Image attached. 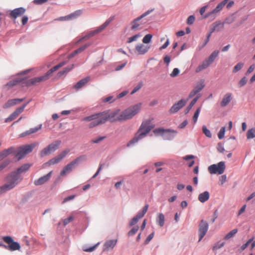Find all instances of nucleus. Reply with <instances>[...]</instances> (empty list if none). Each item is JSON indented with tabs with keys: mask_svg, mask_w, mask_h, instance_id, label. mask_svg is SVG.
I'll use <instances>...</instances> for the list:
<instances>
[{
	"mask_svg": "<svg viewBox=\"0 0 255 255\" xmlns=\"http://www.w3.org/2000/svg\"><path fill=\"white\" fill-rule=\"evenodd\" d=\"M205 87L204 80H200L194 89L190 92L189 95V98H191L200 92Z\"/></svg>",
	"mask_w": 255,
	"mask_h": 255,
	"instance_id": "16",
	"label": "nucleus"
},
{
	"mask_svg": "<svg viewBox=\"0 0 255 255\" xmlns=\"http://www.w3.org/2000/svg\"><path fill=\"white\" fill-rule=\"evenodd\" d=\"M254 239V237H252L250 239H249L247 242L244 245H243L241 247V251H243L244 250H245L249 245L250 243H251L252 242H253V240Z\"/></svg>",
	"mask_w": 255,
	"mask_h": 255,
	"instance_id": "52",
	"label": "nucleus"
},
{
	"mask_svg": "<svg viewBox=\"0 0 255 255\" xmlns=\"http://www.w3.org/2000/svg\"><path fill=\"white\" fill-rule=\"evenodd\" d=\"M141 36V34L140 33L136 34L132 36H131L128 38L127 42L131 43L133 41H136V40Z\"/></svg>",
	"mask_w": 255,
	"mask_h": 255,
	"instance_id": "45",
	"label": "nucleus"
},
{
	"mask_svg": "<svg viewBox=\"0 0 255 255\" xmlns=\"http://www.w3.org/2000/svg\"><path fill=\"white\" fill-rule=\"evenodd\" d=\"M42 128V125H40L39 126H37V127H35L34 128H31L29 129V131H30V133L31 134L34 133L36 132L38 130Z\"/></svg>",
	"mask_w": 255,
	"mask_h": 255,
	"instance_id": "56",
	"label": "nucleus"
},
{
	"mask_svg": "<svg viewBox=\"0 0 255 255\" xmlns=\"http://www.w3.org/2000/svg\"><path fill=\"white\" fill-rule=\"evenodd\" d=\"M232 94L227 93L223 97L221 102V106L222 107H226L232 100Z\"/></svg>",
	"mask_w": 255,
	"mask_h": 255,
	"instance_id": "27",
	"label": "nucleus"
},
{
	"mask_svg": "<svg viewBox=\"0 0 255 255\" xmlns=\"http://www.w3.org/2000/svg\"><path fill=\"white\" fill-rule=\"evenodd\" d=\"M115 101V99H113V96H109L107 98H104L103 101L105 103H112Z\"/></svg>",
	"mask_w": 255,
	"mask_h": 255,
	"instance_id": "53",
	"label": "nucleus"
},
{
	"mask_svg": "<svg viewBox=\"0 0 255 255\" xmlns=\"http://www.w3.org/2000/svg\"><path fill=\"white\" fill-rule=\"evenodd\" d=\"M14 152V148L10 147L6 149L3 150L2 152H0V161L5 158L8 155Z\"/></svg>",
	"mask_w": 255,
	"mask_h": 255,
	"instance_id": "28",
	"label": "nucleus"
},
{
	"mask_svg": "<svg viewBox=\"0 0 255 255\" xmlns=\"http://www.w3.org/2000/svg\"><path fill=\"white\" fill-rule=\"evenodd\" d=\"M226 3H227L224 0L222 1L221 2L219 3L212 11L205 14L204 17L207 18L210 16H212V20L214 19L217 16V14L222 9Z\"/></svg>",
	"mask_w": 255,
	"mask_h": 255,
	"instance_id": "15",
	"label": "nucleus"
},
{
	"mask_svg": "<svg viewBox=\"0 0 255 255\" xmlns=\"http://www.w3.org/2000/svg\"><path fill=\"white\" fill-rule=\"evenodd\" d=\"M153 11V9L148 10L143 13L142 14H141L140 16L134 19L133 21H131V29L133 30H136L138 29L139 26L141 25V23H140L139 21L140 20H141L142 18L146 16L148 14H149L150 12H151Z\"/></svg>",
	"mask_w": 255,
	"mask_h": 255,
	"instance_id": "14",
	"label": "nucleus"
},
{
	"mask_svg": "<svg viewBox=\"0 0 255 255\" xmlns=\"http://www.w3.org/2000/svg\"><path fill=\"white\" fill-rule=\"evenodd\" d=\"M96 248V245H94L90 248H88L86 246H84L83 247V250L84 251L86 252H91L95 250Z\"/></svg>",
	"mask_w": 255,
	"mask_h": 255,
	"instance_id": "55",
	"label": "nucleus"
},
{
	"mask_svg": "<svg viewBox=\"0 0 255 255\" xmlns=\"http://www.w3.org/2000/svg\"><path fill=\"white\" fill-rule=\"evenodd\" d=\"M23 80H24V79H22L20 78H16L10 81L8 83H7V84L5 86H8L9 87H12L17 85L18 83L22 82Z\"/></svg>",
	"mask_w": 255,
	"mask_h": 255,
	"instance_id": "33",
	"label": "nucleus"
},
{
	"mask_svg": "<svg viewBox=\"0 0 255 255\" xmlns=\"http://www.w3.org/2000/svg\"><path fill=\"white\" fill-rule=\"evenodd\" d=\"M112 19L113 18L112 17L108 19L102 25L97 27V33L103 30L109 24Z\"/></svg>",
	"mask_w": 255,
	"mask_h": 255,
	"instance_id": "36",
	"label": "nucleus"
},
{
	"mask_svg": "<svg viewBox=\"0 0 255 255\" xmlns=\"http://www.w3.org/2000/svg\"><path fill=\"white\" fill-rule=\"evenodd\" d=\"M52 171H50L46 175L41 177L39 179L35 180L34 182V184L36 186H39L44 184L47 182L51 177Z\"/></svg>",
	"mask_w": 255,
	"mask_h": 255,
	"instance_id": "20",
	"label": "nucleus"
},
{
	"mask_svg": "<svg viewBox=\"0 0 255 255\" xmlns=\"http://www.w3.org/2000/svg\"><path fill=\"white\" fill-rule=\"evenodd\" d=\"M119 112V110H117L111 113H109L108 111H105L97 114V125L104 124L108 120L111 122L116 121V117Z\"/></svg>",
	"mask_w": 255,
	"mask_h": 255,
	"instance_id": "5",
	"label": "nucleus"
},
{
	"mask_svg": "<svg viewBox=\"0 0 255 255\" xmlns=\"http://www.w3.org/2000/svg\"><path fill=\"white\" fill-rule=\"evenodd\" d=\"M152 37V35L151 34H147L144 36L142 39V42L144 44L149 43Z\"/></svg>",
	"mask_w": 255,
	"mask_h": 255,
	"instance_id": "42",
	"label": "nucleus"
},
{
	"mask_svg": "<svg viewBox=\"0 0 255 255\" xmlns=\"http://www.w3.org/2000/svg\"><path fill=\"white\" fill-rule=\"evenodd\" d=\"M225 168V162L220 161L217 164H214L209 166L208 169L211 174H222L224 172Z\"/></svg>",
	"mask_w": 255,
	"mask_h": 255,
	"instance_id": "11",
	"label": "nucleus"
},
{
	"mask_svg": "<svg viewBox=\"0 0 255 255\" xmlns=\"http://www.w3.org/2000/svg\"><path fill=\"white\" fill-rule=\"evenodd\" d=\"M248 139H251L255 137V128H252L248 130L247 133Z\"/></svg>",
	"mask_w": 255,
	"mask_h": 255,
	"instance_id": "39",
	"label": "nucleus"
},
{
	"mask_svg": "<svg viewBox=\"0 0 255 255\" xmlns=\"http://www.w3.org/2000/svg\"><path fill=\"white\" fill-rule=\"evenodd\" d=\"M244 63L242 62H239L234 67L233 70V73H237L240 71L244 66Z\"/></svg>",
	"mask_w": 255,
	"mask_h": 255,
	"instance_id": "46",
	"label": "nucleus"
},
{
	"mask_svg": "<svg viewBox=\"0 0 255 255\" xmlns=\"http://www.w3.org/2000/svg\"><path fill=\"white\" fill-rule=\"evenodd\" d=\"M208 228L209 225L208 223L204 220H202L199 225V242L201 241L203 238L205 236L207 232L208 231Z\"/></svg>",
	"mask_w": 255,
	"mask_h": 255,
	"instance_id": "13",
	"label": "nucleus"
},
{
	"mask_svg": "<svg viewBox=\"0 0 255 255\" xmlns=\"http://www.w3.org/2000/svg\"><path fill=\"white\" fill-rule=\"evenodd\" d=\"M211 64L207 59H205L203 61L201 64L197 67L195 72L196 73H198L208 68Z\"/></svg>",
	"mask_w": 255,
	"mask_h": 255,
	"instance_id": "30",
	"label": "nucleus"
},
{
	"mask_svg": "<svg viewBox=\"0 0 255 255\" xmlns=\"http://www.w3.org/2000/svg\"><path fill=\"white\" fill-rule=\"evenodd\" d=\"M60 143V140H58L53 141L41 151L40 153V156L43 157L54 152L59 148Z\"/></svg>",
	"mask_w": 255,
	"mask_h": 255,
	"instance_id": "10",
	"label": "nucleus"
},
{
	"mask_svg": "<svg viewBox=\"0 0 255 255\" xmlns=\"http://www.w3.org/2000/svg\"><path fill=\"white\" fill-rule=\"evenodd\" d=\"M238 230L237 229H234L230 232H229L225 237V240H228L233 236H234L238 232Z\"/></svg>",
	"mask_w": 255,
	"mask_h": 255,
	"instance_id": "40",
	"label": "nucleus"
},
{
	"mask_svg": "<svg viewBox=\"0 0 255 255\" xmlns=\"http://www.w3.org/2000/svg\"><path fill=\"white\" fill-rule=\"evenodd\" d=\"M219 53V51L218 50H214L209 56V57L206 59L211 64H212L215 59L218 56Z\"/></svg>",
	"mask_w": 255,
	"mask_h": 255,
	"instance_id": "34",
	"label": "nucleus"
},
{
	"mask_svg": "<svg viewBox=\"0 0 255 255\" xmlns=\"http://www.w3.org/2000/svg\"><path fill=\"white\" fill-rule=\"evenodd\" d=\"M169 44V40L167 39L166 42L160 47V50H163L165 49Z\"/></svg>",
	"mask_w": 255,
	"mask_h": 255,
	"instance_id": "64",
	"label": "nucleus"
},
{
	"mask_svg": "<svg viewBox=\"0 0 255 255\" xmlns=\"http://www.w3.org/2000/svg\"><path fill=\"white\" fill-rule=\"evenodd\" d=\"M95 119H96V115L94 114V115H91L90 116H88V117L84 118L82 119V121L87 122H89L91 121L92 122V121H95Z\"/></svg>",
	"mask_w": 255,
	"mask_h": 255,
	"instance_id": "50",
	"label": "nucleus"
},
{
	"mask_svg": "<svg viewBox=\"0 0 255 255\" xmlns=\"http://www.w3.org/2000/svg\"><path fill=\"white\" fill-rule=\"evenodd\" d=\"M153 132L156 135H161L164 140H172L176 136L177 131L174 129H164L163 128H155Z\"/></svg>",
	"mask_w": 255,
	"mask_h": 255,
	"instance_id": "6",
	"label": "nucleus"
},
{
	"mask_svg": "<svg viewBox=\"0 0 255 255\" xmlns=\"http://www.w3.org/2000/svg\"><path fill=\"white\" fill-rule=\"evenodd\" d=\"M179 69L177 68H175L173 69L172 72L170 74V76L172 77H175L179 75Z\"/></svg>",
	"mask_w": 255,
	"mask_h": 255,
	"instance_id": "54",
	"label": "nucleus"
},
{
	"mask_svg": "<svg viewBox=\"0 0 255 255\" xmlns=\"http://www.w3.org/2000/svg\"><path fill=\"white\" fill-rule=\"evenodd\" d=\"M23 101V99H13L9 100L3 105V109H7L12 106L18 104Z\"/></svg>",
	"mask_w": 255,
	"mask_h": 255,
	"instance_id": "24",
	"label": "nucleus"
},
{
	"mask_svg": "<svg viewBox=\"0 0 255 255\" xmlns=\"http://www.w3.org/2000/svg\"><path fill=\"white\" fill-rule=\"evenodd\" d=\"M187 102V101L186 100L181 99L175 103L170 109V113L174 114L177 113L186 104Z\"/></svg>",
	"mask_w": 255,
	"mask_h": 255,
	"instance_id": "18",
	"label": "nucleus"
},
{
	"mask_svg": "<svg viewBox=\"0 0 255 255\" xmlns=\"http://www.w3.org/2000/svg\"><path fill=\"white\" fill-rule=\"evenodd\" d=\"M70 149L69 148H66L63 150L61 152H60L59 154L57 155L60 157V158L62 160L64 157L66 156V155L69 153L70 152Z\"/></svg>",
	"mask_w": 255,
	"mask_h": 255,
	"instance_id": "44",
	"label": "nucleus"
},
{
	"mask_svg": "<svg viewBox=\"0 0 255 255\" xmlns=\"http://www.w3.org/2000/svg\"><path fill=\"white\" fill-rule=\"evenodd\" d=\"M217 149L219 152L223 153L225 151V149L223 144L221 143H219L217 145Z\"/></svg>",
	"mask_w": 255,
	"mask_h": 255,
	"instance_id": "61",
	"label": "nucleus"
},
{
	"mask_svg": "<svg viewBox=\"0 0 255 255\" xmlns=\"http://www.w3.org/2000/svg\"><path fill=\"white\" fill-rule=\"evenodd\" d=\"M195 20V17L194 15L189 16L187 20V23L188 24H192Z\"/></svg>",
	"mask_w": 255,
	"mask_h": 255,
	"instance_id": "59",
	"label": "nucleus"
},
{
	"mask_svg": "<svg viewBox=\"0 0 255 255\" xmlns=\"http://www.w3.org/2000/svg\"><path fill=\"white\" fill-rule=\"evenodd\" d=\"M236 20V17L234 16V14H233L232 15H231L230 16L227 17L224 22H223V23H224V24H231L233 22H234Z\"/></svg>",
	"mask_w": 255,
	"mask_h": 255,
	"instance_id": "38",
	"label": "nucleus"
},
{
	"mask_svg": "<svg viewBox=\"0 0 255 255\" xmlns=\"http://www.w3.org/2000/svg\"><path fill=\"white\" fill-rule=\"evenodd\" d=\"M200 97V95H198L193 100L191 101L189 105L187 107V108L185 110V114H187L190 110L192 109V107L196 104L199 98Z\"/></svg>",
	"mask_w": 255,
	"mask_h": 255,
	"instance_id": "32",
	"label": "nucleus"
},
{
	"mask_svg": "<svg viewBox=\"0 0 255 255\" xmlns=\"http://www.w3.org/2000/svg\"><path fill=\"white\" fill-rule=\"evenodd\" d=\"M82 13V11L81 10H77L69 15L63 17H61L58 19L60 20H69L73 18H77L79 15H80Z\"/></svg>",
	"mask_w": 255,
	"mask_h": 255,
	"instance_id": "25",
	"label": "nucleus"
},
{
	"mask_svg": "<svg viewBox=\"0 0 255 255\" xmlns=\"http://www.w3.org/2000/svg\"><path fill=\"white\" fill-rule=\"evenodd\" d=\"M143 86V83L142 82H140L132 90V91L131 92V94L132 95L137 92L139 89H141V88Z\"/></svg>",
	"mask_w": 255,
	"mask_h": 255,
	"instance_id": "49",
	"label": "nucleus"
},
{
	"mask_svg": "<svg viewBox=\"0 0 255 255\" xmlns=\"http://www.w3.org/2000/svg\"><path fill=\"white\" fill-rule=\"evenodd\" d=\"M2 240L5 243L8 244V246L3 245L0 243V246L4 247L5 249L11 251L20 250V246L19 243L14 242L10 236H4L2 238Z\"/></svg>",
	"mask_w": 255,
	"mask_h": 255,
	"instance_id": "9",
	"label": "nucleus"
},
{
	"mask_svg": "<svg viewBox=\"0 0 255 255\" xmlns=\"http://www.w3.org/2000/svg\"><path fill=\"white\" fill-rule=\"evenodd\" d=\"M85 160L86 156L85 155L80 156L76 158L63 168L62 170L60 172V176H65L67 173L71 172L79 164Z\"/></svg>",
	"mask_w": 255,
	"mask_h": 255,
	"instance_id": "7",
	"label": "nucleus"
},
{
	"mask_svg": "<svg viewBox=\"0 0 255 255\" xmlns=\"http://www.w3.org/2000/svg\"><path fill=\"white\" fill-rule=\"evenodd\" d=\"M139 228V227L138 226H133L132 228L128 233V236H134L138 231Z\"/></svg>",
	"mask_w": 255,
	"mask_h": 255,
	"instance_id": "43",
	"label": "nucleus"
},
{
	"mask_svg": "<svg viewBox=\"0 0 255 255\" xmlns=\"http://www.w3.org/2000/svg\"><path fill=\"white\" fill-rule=\"evenodd\" d=\"M247 79L245 77L242 78L239 83L240 87L244 86L247 83Z\"/></svg>",
	"mask_w": 255,
	"mask_h": 255,
	"instance_id": "62",
	"label": "nucleus"
},
{
	"mask_svg": "<svg viewBox=\"0 0 255 255\" xmlns=\"http://www.w3.org/2000/svg\"><path fill=\"white\" fill-rule=\"evenodd\" d=\"M154 125L150 119L146 120L142 122L135 136L127 144L128 146L137 142L139 140L143 138L153 128Z\"/></svg>",
	"mask_w": 255,
	"mask_h": 255,
	"instance_id": "2",
	"label": "nucleus"
},
{
	"mask_svg": "<svg viewBox=\"0 0 255 255\" xmlns=\"http://www.w3.org/2000/svg\"><path fill=\"white\" fill-rule=\"evenodd\" d=\"M95 31H93L88 35H86L85 36L83 37L82 38L80 39V41H83L84 40H87L89 39L90 37L93 36L94 35Z\"/></svg>",
	"mask_w": 255,
	"mask_h": 255,
	"instance_id": "63",
	"label": "nucleus"
},
{
	"mask_svg": "<svg viewBox=\"0 0 255 255\" xmlns=\"http://www.w3.org/2000/svg\"><path fill=\"white\" fill-rule=\"evenodd\" d=\"M74 64L71 65V66H68L65 68L62 71H61L58 72V75L59 76H61L63 75L67 74L68 72L70 71L74 67Z\"/></svg>",
	"mask_w": 255,
	"mask_h": 255,
	"instance_id": "37",
	"label": "nucleus"
},
{
	"mask_svg": "<svg viewBox=\"0 0 255 255\" xmlns=\"http://www.w3.org/2000/svg\"><path fill=\"white\" fill-rule=\"evenodd\" d=\"M26 105L27 104H25L21 107L17 108L14 112H13L5 120V122H10L15 119L19 116V115L24 111V109Z\"/></svg>",
	"mask_w": 255,
	"mask_h": 255,
	"instance_id": "17",
	"label": "nucleus"
},
{
	"mask_svg": "<svg viewBox=\"0 0 255 255\" xmlns=\"http://www.w3.org/2000/svg\"><path fill=\"white\" fill-rule=\"evenodd\" d=\"M66 62L65 61L62 62L56 66L53 67L49 70H48L44 75L31 78L26 80L24 82V84L26 86H30L36 84L37 83H39L42 81H44L48 79L51 76L52 74L57 70L60 68L63 67L66 64Z\"/></svg>",
	"mask_w": 255,
	"mask_h": 255,
	"instance_id": "3",
	"label": "nucleus"
},
{
	"mask_svg": "<svg viewBox=\"0 0 255 255\" xmlns=\"http://www.w3.org/2000/svg\"><path fill=\"white\" fill-rule=\"evenodd\" d=\"M224 23L221 21H216L211 24L210 27L209 31L212 33L215 31H219L224 28Z\"/></svg>",
	"mask_w": 255,
	"mask_h": 255,
	"instance_id": "23",
	"label": "nucleus"
},
{
	"mask_svg": "<svg viewBox=\"0 0 255 255\" xmlns=\"http://www.w3.org/2000/svg\"><path fill=\"white\" fill-rule=\"evenodd\" d=\"M61 160H62L60 158V157L58 155H57L55 157H54V158H53L51 159H50V160H49V161L48 162V163L49 165H54V164L59 163Z\"/></svg>",
	"mask_w": 255,
	"mask_h": 255,
	"instance_id": "41",
	"label": "nucleus"
},
{
	"mask_svg": "<svg viewBox=\"0 0 255 255\" xmlns=\"http://www.w3.org/2000/svg\"><path fill=\"white\" fill-rule=\"evenodd\" d=\"M154 232H152V233H151L150 235H149L148 236V237H147V238L146 239L145 242H144V244L145 245H147L148 244L150 241L152 239V238H153L154 237Z\"/></svg>",
	"mask_w": 255,
	"mask_h": 255,
	"instance_id": "58",
	"label": "nucleus"
},
{
	"mask_svg": "<svg viewBox=\"0 0 255 255\" xmlns=\"http://www.w3.org/2000/svg\"><path fill=\"white\" fill-rule=\"evenodd\" d=\"M35 146V144H31L20 146L17 148V152L14 153V155L19 160L24 157L27 154L31 152Z\"/></svg>",
	"mask_w": 255,
	"mask_h": 255,
	"instance_id": "8",
	"label": "nucleus"
},
{
	"mask_svg": "<svg viewBox=\"0 0 255 255\" xmlns=\"http://www.w3.org/2000/svg\"><path fill=\"white\" fill-rule=\"evenodd\" d=\"M202 130H203V133L205 134V135L207 137H209V138H211L212 137L211 132L210 131V130L207 128L206 126H203L202 127Z\"/></svg>",
	"mask_w": 255,
	"mask_h": 255,
	"instance_id": "47",
	"label": "nucleus"
},
{
	"mask_svg": "<svg viewBox=\"0 0 255 255\" xmlns=\"http://www.w3.org/2000/svg\"><path fill=\"white\" fill-rule=\"evenodd\" d=\"M225 130L226 128L225 127L221 128L220 129L218 134V138L220 139H221L224 137L225 133Z\"/></svg>",
	"mask_w": 255,
	"mask_h": 255,
	"instance_id": "51",
	"label": "nucleus"
},
{
	"mask_svg": "<svg viewBox=\"0 0 255 255\" xmlns=\"http://www.w3.org/2000/svg\"><path fill=\"white\" fill-rule=\"evenodd\" d=\"M118 240L117 239L110 240L107 241L103 245V251L108 252L113 250L116 246Z\"/></svg>",
	"mask_w": 255,
	"mask_h": 255,
	"instance_id": "22",
	"label": "nucleus"
},
{
	"mask_svg": "<svg viewBox=\"0 0 255 255\" xmlns=\"http://www.w3.org/2000/svg\"><path fill=\"white\" fill-rule=\"evenodd\" d=\"M90 77H87L85 78L82 79L78 82L74 86V88L76 90H79V89L82 88L89 81Z\"/></svg>",
	"mask_w": 255,
	"mask_h": 255,
	"instance_id": "26",
	"label": "nucleus"
},
{
	"mask_svg": "<svg viewBox=\"0 0 255 255\" xmlns=\"http://www.w3.org/2000/svg\"><path fill=\"white\" fill-rule=\"evenodd\" d=\"M73 220V217L72 216H70L63 220V224L64 226H66V225L72 222Z\"/></svg>",
	"mask_w": 255,
	"mask_h": 255,
	"instance_id": "60",
	"label": "nucleus"
},
{
	"mask_svg": "<svg viewBox=\"0 0 255 255\" xmlns=\"http://www.w3.org/2000/svg\"><path fill=\"white\" fill-rule=\"evenodd\" d=\"M200 111H201V108L199 107L196 110V112L194 113V115L193 117V122L194 124H195L197 121Z\"/></svg>",
	"mask_w": 255,
	"mask_h": 255,
	"instance_id": "48",
	"label": "nucleus"
},
{
	"mask_svg": "<svg viewBox=\"0 0 255 255\" xmlns=\"http://www.w3.org/2000/svg\"><path fill=\"white\" fill-rule=\"evenodd\" d=\"M10 163V160H5L0 165V171L4 168Z\"/></svg>",
	"mask_w": 255,
	"mask_h": 255,
	"instance_id": "57",
	"label": "nucleus"
},
{
	"mask_svg": "<svg viewBox=\"0 0 255 255\" xmlns=\"http://www.w3.org/2000/svg\"><path fill=\"white\" fill-rule=\"evenodd\" d=\"M141 104L139 103L132 106H130L123 111L120 114L116 115V119L117 121H126L131 119L133 116L137 114L141 109Z\"/></svg>",
	"mask_w": 255,
	"mask_h": 255,
	"instance_id": "4",
	"label": "nucleus"
},
{
	"mask_svg": "<svg viewBox=\"0 0 255 255\" xmlns=\"http://www.w3.org/2000/svg\"><path fill=\"white\" fill-rule=\"evenodd\" d=\"M150 48V46L142 43L137 44L135 47V52L139 55H144L147 53Z\"/></svg>",
	"mask_w": 255,
	"mask_h": 255,
	"instance_id": "19",
	"label": "nucleus"
},
{
	"mask_svg": "<svg viewBox=\"0 0 255 255\" xmlns=\"http://www.w3.org/2000/svg\"><path fill=\"white\" fill-rule=\"evenodd\" d=\"M90 45L89 43L86 44L85 45L80 47L79 48L77 49V50L73 51L72 53H71L69 55V58H72L74 57L76 54L78 53H79L84 50L88 46Z\"/></svg>",
	"mask_w": 255,
	"mask_h": 255,
	"instance_id": "31",
	"label": "nucleus"
},
{
	"mask_svg": "<svg viewBox=\"0 0 255 255\" xmlns=\"http://www.w3.org/2000/svg\"><path fill=\"white\" fill-rule=\"evenodd\" d=\"M148 208V205H146L144 206L142 211L139 212L136 216H135L129 222V226L132 227L135 225L139 221V219L142 218L145 214L146 213Z\"/></svg>",
	"mask_w": 255,
	"mask_h": 255,
	"instance_id": "12",
	"label": "nucleus"
},
{
	"mask_svg": "<svg viewBox=\"0 0 255 255\" xmlns=\"http://www.w3.org/2000/svg\"><path fill=\"white\" fill-rule=\"evenodd\" d=\"M156 222L160 227H163L165 223V217L162 213H159L156 219Z\"/></svg>",
	"mask_w": 255,
	"mask_h": 255,
	"instance_id": "35",
	"label": "nucleus"
},
{
	"mask_svg": "<svg viewBox=\"0 0 255 255\" xmlns=\"http://www.w3.org/2000/svg\"><path fill=\"white\" fill-rule=\"evenodd\" d=\"M31 166L29 164H25L17 168V172H11L7 176L6 183L0 188V193L2 194L14 188L21 180L19 174L25 172L29 169Z\"/></svg>",
	"mask_w": 255,
	"mask_h": 255,
	"instance_id": "1",
	"label": "nucleus"
},
{
	"mask_svg": "<svg viewBox=\"0 0 255 255\" xmlns=\"http://www.w3.org/2000/svg\"><path fill=\"white\" fill-rule=\"evenodd\" d=\"M210 198V193L208 191H204L198 195V200L201 203H204L208 201Z\"/></svg>",
	"mask_w": 255,
	"mask_h": 255,
	"instance_id": "29",
	"label": "nucleus"
},
{
	"mask_svg": "<svg viewBox=\"0 0 255 255\" xmlns=\"http://www.w3.org/2000/svg\"><path fill=\"white\" fill-rule=\"evenodd\" d=\"M25 12V9L23 7L16 8L11 11L9 13V16L11 18L15 19L17 17L22 16Z\"/></svg>",
	"mask_w": 255,
	"mask_h": 255,
	"instance_id": "21",
	"label": "nucleus"
}]
</instances>
